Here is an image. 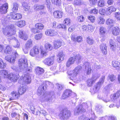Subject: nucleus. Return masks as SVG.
<instances>
[{
	"label": "nucleus",
	"mask_w": 120,
	"mask_h": 120,
	"mask_svg": "<svg viewBox=\"0 0 120 120\" xmlns=\"http://www.w3.org/2000/svg\"><path fill=\"white\" fill-rule=\"evenodd\" d=\"M26 57L23 58H21L19 60V68H17L15 66H13L11 68L16 71L20 72L23 70H25L29 72H31L32 70V68L31 67H27L28 63Z\"/></svg>",
	"instance_id": "1"
},
{
	"label": "nucleus",
	"mask_w": 120,
	"mask_h": 120,
	"mask_svg": "<svg viewBox=\"0 0 120 120\" xmlns=\"http://www.w3.org/2000/svg\"><path fill=\"white\" fill-rule=\"evenodd\" d=\"M14 28V26L12 24L7 26L5 28L3 29L4 34L8 37L15 35L16 31Z\"/></svg>",
	"instance_id": "2"
},
{
	"label": "nucleus",
	"mask_w": 120,
	"mask_h": 120,
	"mask_svg": "<svg viewBox=\"0 0 120 120\" xmlns=\"http://www.w3.org/2000/svg\"><path fill=\"white\" fill-rule=\"evenodd\" d=\"M82 68L81 66H78L73 71L70 72L68 71L67 73L69 75L71 76L70 78V79L72 80L76 79V77L78 75L79 73Z\"/></svg>",
	"instance_id": "3"
},
{
	"label": "nucleus",
	"mask_w": 120,
	"mask_h": 120,
	"mask_svg": "<svg viewBox=\"0 0 120 120\" xmlns=\"http://www.w3.org/2000/svg\"><path fill=\"white\" fill-rule=\"evenodd\" d=\"M52 84V83L48 81H44L43 82V84L41 85L39 87L37 90V93L38 95H42L43 94L44 96L45 94H44L43 91L44 90L45 88V89L46 87V86H48Z\"/></svg>",
	"instance_id": "4"
},
{
	"label": "nucleus",
	"mask_w": 120,
	"mask_h": 120,
	"mask_svg": "<svg viewBox=\"0 0 120 120\" xmlns=\"http://www.w3.org/2000/svg\"><path fill=\"white\" fill-rule=\"evenodd\" d=\"M81 59V56L79 55L70 57L69 59L66 64L67 67H69L71 65L73 64L76 61L77 62L79 61Z\"/></svg>",
	"instance_id": "5"
},
{
	"label": "nucleus",
	"mask_w": 120,
	"mask_h": 120,
	"mask_svg": "<svg viewBox=\"0 0 120 120\" xmlns=\"http://www.w3.org/2000/svg\"><path fill=\"white\" fill-rule=\"evenodd\" d=\"M22 79L19 81V83L22 84H25L30 83L31 82V78L29 74H25L24 76H22Z\"/></svg>",
	"instance_id": "6"
},
{
	"label": "nucleus",
	"mask_w": 120,
	"mask_h": 120,
	"mask_svg": "<svg viewBox=\"0 0 120 120\" xmlns=\"http://www.w3.org/2000/svg\"><path fill=\"white\" fill-rule=\"evenodd\" d=\"M71 113L70 111L66 109H64L59 115L60 119L63 120L68 119L70 116Z\"/></svg>",
	"instance_id": "7"
},
{
	"label": "nucleus",
	"mask_w": 120,
	"mask_h": 120,
	"mask_svg": "<svg viewBox=\"0 0 120 120\" xmlns=\"http://www.w3.org/2000/svg\"><path fill=\"white\" fill-rule=\"evenodd\" d=\"M18 56V55L16 52H13L11 55H9L6 56L5 57V59L10 63L14 62L16 57Z\"/></svg>",
	"instance_id": "8"
},
{
	"label": "nucleus",
	"mask_w": 120,
	"mask_h": 120,
	"mask_svg": "<svg viewBox=\"0 0 120 120\" xmlns=\"http://www.w3.org/2000/svg\"><path fill=\"white\" fill-rule=\"evenodd\" d=\"M100 75L99 74H95L93 75L91 78L88 79L87 81V85L89 86H90L92 85L96 80L100 77Z\"/></svg>",
	"instance_id": "9"
},
{
	"label": "nucleus",
	"mask_w": 120,
	"mask_h": 120,
	"mask_svg": "<svg viewBox=\"0 0 120 120\" xmlns=\"http://www.w3.org/2000/svg\"><path fill=\"white\" fill-rule=\"evenodd\" d=\"M43 62L45 65L49 66H51L54 62V57L51 56L45 58Z\"/></svg>",
	"instance_id": "10"
},
{
	"label": "nucleus",
	"mask_w": 120,
	"mask_h": 120,
	"mask_svg": "<svg viewBox=\"0 0 120 120\" xmlns=\"http://www.w3.org/2000/svg\"><path fill=\"white\" fill-rule=\"evenodd\" d=\"M33 46V41L31 39L28 40L26 43L25 46V49H23V50L25 53H27L28 52V50L31 48Z\"/></svg>",
	"instance_id": "11"
},
{
	"label": "nucleus",
	"mask_w": 120,
	"mask_h": 120,
	"mask_svg": "<svg viewBox=\"0 0 120 120\" xmlns=\"http://www.w3.org/2000/svg\"><path fill=\"white\" fill-rule=\"evenodd\" d=\"M8 76V78L12 82H16L19 77L18 74L13 73H10Z\"/></svg>",
	"instance_id": "12"
},
{
	"label": "nucleus",
	"mask_w": 120,
	"mask_h": 120,
	"mask_svg": "<svg viewBox=\"0 0 120 120\" xmlns=\"http://www.w3.org/2000/svg\"><path fill=\"white\" fill-rule=\"evenodd\" d=\"M105 77V76H102L101 77V79L99 82L98 83L96 86L94 87L93 90L94 92H96L100 88L101 85L104 82Z\"/></svg>",
	"instance_id": "13"
},
{
	"label": "nucleus",
	"mask_w": 120,
	"mask_h": 120,
	"mask_svg": "<svg viewBox=\"0 0 120 120\" xmlns=\"http://www.w3.org/2000/svg\"><path fill=\"white\" fill-rule=\"evenodd\" d=\"M45 34L49 36L52 37L57 35L58 33L56 31L54 30L51 29H48L46 30Z\"/></svg>",
	"instance_id": "14"
},
{
	"label": "nucleus",
	"mask_w": 120,
	"mask_h": 120,
	"mask_svg": "<svg viewBox=\"0 0 120 120\" xmlns=\"http://www.w3.org/2000/svg\"><path fill=\"white\" fill-rule=\"evenodd\" d=\"M39 49L37 46H35L31 50L30 52V55L31 56L34 57L36 55L38 54L39 53Z\"/></svg>",
	"instance_id": "15"
},
{
	"label": "nucleus",
	"mask_w": 120,
	"mask_h": 120,
	"mask_svg": "<svg viewBox=\"0 0 120 120\" xmlns=\"http://www.w3.org/2000/svg\"><path fill=\"white\" fill-rule=\"evenodd\" d=\"M85 111V110L82 108V106L80 105L78 106L75 109V115H77Z\"/></svg>",
	"instance_id": "16"
},
{
	"label": "nucleus",
	"mask_w": 120,
	"mask_h": 120,
	"mask_svg": "<svg viewBox=\"0 0 120 120\" xmlns=\"http://www.w3.org/2000/svg\"><path fill=\"white\" fill-rule=\"evenodd\" d=\"M8 8V5L7 3L3 4L0 7V13L2 14H5L7 12Z\"/></svg>",
	"instance_id": "17"
},
{
	"label": "nucleus",
	"mask_w": 120,
	"mask_h": 120,
	"mask_svg": "<svg viewBox=\"0 0 120 120\" xmlns=\"http://www.w3.org/2000/svg\"><path fill=\"white\" fill-rule=\"evenodd\" d=\"M53 43L54 48L56 49H58L62 45V42L59 40H55Z\"/></svg>",
	"instance_id": "18"
},
{
	"label": "nucleus",
	"mask_w": 120,
	"mask_h": 120,
	"mask_svg": "<svg viewBox=\"0 0 120 120\" xmlns=\"http://www.w3.org/2000/svg\"><path fill=\"white\" fill-rule=\"evenodd\" d=\"M19 36V38L25 40L27 39L28 36L22 30H19L18 34Z\"/></svg>",
	"instance_id": "19"
},
{
	"label": "nucleus",
	"mask_w": 120,
	"mask_h": 120,
	"mask_svg": "<svg viewBox=\"0 0 120 120\" xmlns=\"http://www.w3.org/2000/svg\"><path fill=\"white\" fill-rule=\"evenodd\" d=\"M63 14V12L60 11H54L53 14L54 17L56 18L60 19L61 18Z\"/></svg>",
	"instance_id": "20"
},
{
	"label": "nucleus",
	"mask_w": 120,
	"mask_h": 120,
	"mask_svg": "<svg viewBox=\"0 0 120 120\" xmlns=\"http://www.w3.org/2000/svg\"><path fill=\"white\" fill-rule=\"evenodd\" d=\"M85 67V68L86 71V73L89 75L91 73V65L88 62H85L84 64Z\"/></svg>",
	"instance_id": "21"
},
{
	"label": "nucleus",
	"mask_w": 120,
	"mask_h": 120,
	"mask_svg": "<svg viewBox=\"0 0 120 120\" xmlns=\"http://www.w3.org/2000/svg\"><path fill=\"white\" fill-rule=\"evenodd\" d=\"M71 40L74 42L77 41L80 42L82 41V38L81 36H79L76 37L75 35H72L71 36Z\"/></svg>",
	"instance_id": "22"
},
{
	"label": "nucleus",
	"mask_w": 120,
	"mask_h": 120,
	"mask_svg": "<svg viewBox=\"0 0 120 120\" xmlns=\"http://www.w3.org/2000/svg\"><path fill=\"white\" fill-rule=\"evenodd\" d=\"M10 16L11 18L14 20H18L21 19L22 16L21 14H15L14 13H12Z\"/></svg>",
	"instance_id": "23"
},
{
	"label": "nucleus",
	"mask_w": 120,
	"mask_h": 120,
	"mask_svg": "<svg viewBox=\"0 0 120 120\" xmlns=\"http://www.w3.org/2000/svg\"><path fill=\"white\" fill-rule=\"evenodd\" d=\"M120 96V90L118 91L115 94L111 96V100L114 101Z\"/></svg>",
	"instance_id": "24"
},
{
	"label": "nucleus",
	"mask_w": 120,
	"mask_h": 120,
	"mask_svg": "<svg viewBox=\"0 0 120 120\" xmlns=\"http://www.w3.org/2000/svg\"><path fill=\"white\" fill-rule=\"evenodd\" d=\"M72 92L69 90H66L64 92L63 94L62 97L63 99H65L69 97L71 95Z\"/></svg>",
	"instance_id": "25"
},
{
	"label": "nucleus",
	"mask_w": 120,
	"mask_h": 120,
	"mask_svg": "<svg viewBox=\"0 0 120 120\" xmlns=\"http://www.w3.org/2000/svg\"><path fill=\"white\" fill-rule=\"evenodd\" d=\"M23 85L22 84L18 88V93L20 95L23 94L26 91V87L24 86H23Z\"/></svg>",
	"instance_id": "26"
},
{
	"label": "nucleus",
	"mask_w": 120,
	"mask_h": 120,
	"mask_svg": "<svg viewBox=\"0 0 120 120\" xmlns=\"http://www.w3.org/2000/svg\"><path fill=\"white\" fill-rule=\"evenodd\" d=\"M112 30L113 34L114 35H118L120 32V29L118 27H112Z\"/></svg>",
	"instance_id": "27"
},
{
	"label": "nucleus",
	"mask_w": 120,
	"mask_h": 120,
	"mask_svg": "<svg viewBox=\"0 0 120 120\" xmlns=\"http://www.w3.org/2000/svg\"><path fill=\"white\" fill-rule=\"evenodd\" d=\"M111 49L113 50H114L116 49L117 46L116 45L114 41L110 39L109 42Z\"/></svg>",
	"instance_id": "28"
},
{
	"label": "nucleus",
	"mask_w": 120,
	"mask_h": 120,
	"mask_svg": "<svg viewBox=\"0 0 120 120\" xmlns=\"http://www.w3.org/2000/svg\"><path fill=\"white\" fill-rule=\"evenodd\" d=\"M65 56V55L63 52H60L57 55V60L58 61L60 62L61 61L63 60Z\"/></svg>",
	"instance_id": "29"
},
{
	"label": "nucleus",
	"mask_w": 120,
	"mask_h": 120,
	"mask_svg": "<svg viewBox=\"0 0 120 120\" xmlns=\"http://www.w3.org/2000/svg\"><path fill=\"white\" fill-rule=\"evenodd\" d=\"M15 24L18 27H22L25 25V22L24 20H20L16 22Z\"/></svg>",
	"instance_id": "30"
},
{
	"label": "nucleus",
	"mask_w": 120,
	"mask_h": 120,
	"mask_svg": "<svg viewBox=\"0 0 120 120\" xmlns=\"http://www.w3.org/2000/svg\"><path fill=\"white\" fill-rule=\"evenodd\" d=\"M107 47L105 44H101L100 46V48L103 54H106L107 53Z\"/></svg>",
	"instance_id": "31"
},
{
	"label": "nucleus",
	"mask_w": 120,
	"mask_h": 120,
	"mask_svg": "<svg viewBox=\"0 0 120 120\" xmlns=\"http://www.w3.org/2000/svg\"><path fill=\"white\" fill-rule=\"evenodd\" d=\"M107 10L109 11V13H107L106 14L107 15H109L112 12L115 11L116 10V8L114 6H111L108 8Z\"/></svg>",
	"instance_id": "32"
},
{
	"label": "nucleus",
	"mask_w": 120,
	"mask_h": 120,
	"mask_svg": "<svg viewBox=\"0 0 120 120\" xmlns=\"http://www.w3.org/2000/svg\"><path fill=\"white\" fill-rule=\"evenodd\" d=\"M36 74L38 75H40L44 72V69L42 68L38 67L36 69Z\"/></svg>",
	"instance_id": "33"
},
{
	"label": "nucleus",
	"mask_w": 120,
	"mask_h": 120,
	"mask_svg": "<svg viewBox=\"0 0 120 120\" xmlns=\"http://www.w3.org/2000/svg\"><path fill=\"white\" fill-rule=\"evenodd\" d=\"M98 3V6L100 7H103L105 6L106 4L105 1L104 0H99Z\"/></svg>",
	"instance_id": "34"
},
{
	"label": "nucleus",
	"mask_w": 120,
	"mask_h": 120,
	"mask_svg": "<svg viewBox=\"0 0 120 120\" xmlns=\"http://www.w3.org/2000/svg\"><path fill=\"white\" fill-rule=\"evenodd\" d=\"M0 74L5 78H8V71H7L4 70L1 71L0 72Z\"/></svg>",
	"instance_id": "35"
},
{
	"label": "nucleus",
	"mask_w": 120,
	"mask_h": 120,
	"mask_svg": "<svg viewBox=\"0 0 120 120\" xmlns=\"http://www.w3.org/2000/svg\"><path fill=\"white\" fill-rule=\"evenodd\" d=\"M115 23V21L111 18H108L107 20L106 23L107 25H112Z\"/></svg>",
	"instance_id": "36"
},
{
	"label": "nucleus",
	"mask_w": 120,
	"mask_h": 120,
	"mask_svg": "<svg viewBox=\"0 0 120 120\" xmlns=\"http://www.w3.org/2000/svg\"><path fill=\"white\" fill-rule=\"evenodd\" d=\"M11 96L14 98H17L19 96V94L16 91H13L11 93Z\"/></svg>",
	"instance_id": "37"
},
{
	"label": "nucleus",
	"mask_w": 120,
	"mask_h": 120,
	"mask_svg": "<svg viewBox=\"0 0 120 120\" xmlns=\"http://www.w3.org/2000/svg\"><path fill=\"white\" fill-rule=\"evenodd\" d=\"M7 64L4 62L3 60L0 58V68L4 69L5 68Z\"/></svg>",
	"instance_id": "38"
},
{
	"label": "nucleus",
	"mask_w": 120,
	"mask_h": 120,
	"mask_svg": "<svg viewBox=\"0 0 120 120\" xmlns=\"http://www.w3.org/2000/svg\"><path fill=\"white\" fill-rule=\"evenodd\" d=\"M45 48L46 50L49 51H51L52 50V46L49 43L46 44L45 45Z\"/></svg>",
	"instance_id": "39"
},
{
	"label": "nucleus",
	"mask_w": 120,
	"mask_h": 120,
	"mask_svg": "<svg viewBox=\"0 0 120 120\" xmlns=\"http://www.w3.org/2000/svg\"><path fill=\"white\" fill-rule=\"evenodd\" d=\"M112 66L115 68H118L120 66V63L118 61L114 60L112 61Z\"/></svg>",
	"instance_id": "40"
},
{
	"label": "nucleus",
	"mask_w": 120,
	"mask_h": 120,
	"mask_svg": "<svg viewBox=\"0 0 120 120\" xmlns=\"http://www.w3.org/2000/svg\"><path fill=\"white\" fill-rule=\"evenodd\" d=\"M12 50V48L9 46H7L5 50L4 49V52L6 53L9 54L11 53Z\"/></svg>",
	"instance_id": "41"
},
{
	"label": "nucleus",
	"mask_w": 120,
	"mask_h": 120,
	"mask_svg": "<svg viewBox=\"0 0 120 120\" xmlns=\"http://www.w3.org/2000/svg\"><path fill=\"white\" fill-rule=\"evenodd\" d=\"M83 4L82 0H75L73 2L74 5L79 6Z\"/></svg>",
	"instance_id": "42"
},
{
	"label": "nucleus",
	"mask_w": 120,
	"mask_h": 120,
	"mask_svg": "<svg viewBox=\"0 0 120 120\" xmlns=\"http://www.w3.org/2000/svg\"><path fill=\"white\" fill-rule=\"evenodd\" d=\"M44 7L43 6H40L38 4H36L34 6L35 10L37 11L42 10L44 8Z\"/></svg>",
	"instance_id": "43"
},
{
	"label": "nucleus",
	"mask_w": 120,
	"mask_h": 120,
	"mask_svg": "<svg viewBox=\"0 0 120 120\" xmlns=\"http://www.w3.org/2000/svg\"><path fill=\"white\" fill-rule=\"evenodd\" d=\"M22 6L24 9L25 11H27L30 9V7L28 4L26 2H24L22 4Z\"/></svg>",
	"instance_id": "44"
},
{
	"label": "nucleus",
	"mask_w": 120,
	"mask_h": 120,
	"mask_svg": "<svg viewBox=\"0 0 120 120\" xmlns=\"http://www.w3.org/2000/svg\"><path fill=\"white\" fill-rule=\"evenodd\" d=\"M35 27L39 30H42L44 28L43 25L41 23H38L35 25Z\"/></svg>",
	"instance_id": "45"
},
{
	"label": "nucleus",
	"mask_w": 120,
	"mask_h": 120,
	"mask_svg": "<svg viewBox=\"0 0 120 120\" xmlns=\"http://www.w3.org/2000/svg\"><path fill=\"white\" fill-rule=\"evenodd\" d=\"M48 52V51L46 49H41V56L43 57L44 56H46L47 55Z\"/></svg>",
	"instance_id": "46"
},
{
	"label": "nucleus",
	"mask_w": 120,
	"mask_h": 120,
	"mask_svg": "<svg viewBox=\"0 0 120 120\" xmlns=\"http://www.w3.org/2000/svg\"><path fill=\"white\" fill-rule=\"evenodd\" d=\"M13 7L12 10L14 12L17 11L18 10V4L16 3L13 4Z\"/></svg>",
	"instance_id": "47"
},
{
	"label": "nucleus",
	"mask_w": 120,
	"mask_h": 120,
	"mask_svg": "<svg viewBox=\"0 0 120 120\" xmlns=\"http://www.w3.org/2000/svg\"><path fill=\"white\" fill-rule=\"evenodd\" d=\"M100 35L102 37L104 36V35L105 33V30L103 27H101L100 29Z\"/></svg>",
	"instance_id": "48"
},
{
	"label": "nucleus",
	"mask_w": 120,
	"mask_h": 120,
	"mask_svg": "<svg viewBox=\"0 0 120 120\" xmlns=\"http://www.w3.org/2000/svg\"><path fill=\"white\" fill-rule=\"evenodd\" d=\"M42 36V33L38 34L35 35L34 38L36 40H38L41 38Z\"/></svg>",
	"instance_id": "49"
},
{
	"label": "nucleus",
	"mask_w": 120,
	"mask_h": 120,
	"mask_svg": "<svg viewBox=\"0 0 120 120\" xmlns=\"http://www.w3.org/2000/svg\"><path fill=\"white\" fill-rule=\"evenodd\" d=\"M106 11L103 8H101L99 10V13L101 15H104L106 14Z\"/></svg>",
	"instance_id": "50"
},
{
	"label": "nucleus",
	"mask_w": 120,
	"mask_h": 120,
	"mask_svg": "<svg viewBox=\"0 0 120 120\" xmlns=\"http://www.w3.org/2000/svg\"><path fill=\"white\" fill-rule=\"evenodd\" d=\"M105 20L104 18L100 17H99L98 20V23L100 24H103L105 22Z\"/></svg>",
	"instance_id": "51"
},
{
	"label": "nucleus",
	"mask_w": 120,
	"mask_h": 120,
	"mask_svg": "<svg viewBox=\"0 0 120 120\" xmlns=\"http://www.w3.org/2000/svg\"><path fill=\"white\" fill-rule=\"evenodd\" d=\"M10 39H14L16 41L17 45H15L13 46L15 48H18L19 46V42H18V41L16 38L14 37H12Z\"/></svg>",
	"instance_id": "52"
},
{
	"label": "nucleus",
	"mask_w": 120,
	"mask_h": 120,
	"mask_svg": "<svg viewBox=\"0 0 120 120\" xmlns=\"http://www.w3.org/2000/svg\"><path fill=\"white\" fill-rule=\"evenodd\" d=\"M64 24L68 26H70V25L71 20L69 18L65 19L64 21Z\"/></svg>",
	"instance_id": "53"
},
{
	"label": "nucleus",
	"mask_w": 120,
	"mask_h": 120,
	"mask_svg": "<svg viewBox=\"0 0 120 120\" xmlns=\"http://www.w3.org/2000/svg\"><path fill=\"white\" fill-rule=\"evenodd\" d=\"M87 41L88 44L90 45L92 44L94 42V41L93 39L89 37L87 38Z\"/></svg>",
	"instance_id": "54"
},
{
	"label": "nucleus",
	"mask_w": 120,
	"mask_h": 120,
	"mask_svg": "<svg viewBox=\"0 0 120 120\" xmlns=\"http://www.w3.org/2000/svg\"><path fill=\"white\" fill-rule=\"evenodd\" d=\"M11 116L12 118H14L15 117H17V119L18 120L19 119V118L20 117V116L17 113L14 112L12 113L11 114Z\"/></svg>",
	"instance_id": "55"
},
{
	"label": "nucleus",
	"mask_w": 120,
	"mask_h": 120,
	"mask_svg": "<svg viewBox=\"0 0 120 120\" xmlns=\"http://www.w3.org/2000/svg\"><path fill=\"white\" fill-rule=\"evenodd\" d=\"M115 77L113 75H109L108 76V79L112 82L115 79Z\"/></svg>",
	"instance_id": "56"
},
{
	"label": "nucleus",
	"mask_w": 120,
	"mask_h": 120,
	"mask_svg": "<svg viewBox=\"0 0 120 120\" xmlns=\"http://www.w3.org/2000/svg\"><path fill=\"white\" fill-rule=\"evenodd\" d=\"M113 88V85L112 84H110L106 86L105 87V89L107 90H112Z\"/></svg>",
	"instance_id": "57"
},
{
	"label": "nucleus",
	"mask_w": 120,
	"mask_h": 120,
	"mask_svg": "<svg viewBox=\"0 0 120 120\" xmlns=\"http://www.w3.org/2000/svg\"><path fill=\"white\" fill-rule=\"evenodd\" d=\"M88 27L87 31H90L91 32H93L94 30V27H93L91 25H89L87 26Z\"/></svg>",
	"instance_id": "58"
},
{
	"label": "nucleus",
	"mask_w": 120,
	"mask_h": 120,
	"mask_svg": "<svg viewBox=\"0 0 120 120\" xmlns=\"http://www.w3.org/2000/svg\"><path fill=\"white\" fill-rule=\"evenodd\" d=\"M32 32L35 34L36 33H38L40 32V31L36 28H33L31 29Z\"/></svg>",
	"instance_id": "59"
},
{
	"label": "nucleus",
	"mask_w": 120,
	"mask_h": 120,
	"mask_svg": "<svg viewBox=\"0 0 120 120\" xmlns=\"http://www.w3.org/2000/svg\"><path fill=\"white\" fill-rule=\"evenodd\" d=\"M98 12V10L95 8L92 9L90 11V13H93L95 14H97Z\"/></svg>",
	"instance_id": "60"
},
{
	"label": "nucleus",
	"mask_w": 120,
	"mask_h": 120,
	"mask_svg": "<svg viewBox=\"0 0 120 120\" xmlns=\"http://www.w3.org/2000/svg\"><path fill=\"white\" fill-rule=\"evenodd\" d=\"M78 20L79 22H82L84 20V17L82 15L79 16L77 17Z\"/></svg>",
	"instance_id": "61"
},
{
	"label": "nucleus",
	"mask_w": 120,
	"mask_h": 120,
	"mask_svg": "<svg viewBox=\"0 0 120 120\" xmlns=\"http://www.w3.org/2000/svg\"><path fill=\"white\" fill-rule=\"evenodd\" d=\"M98 0H89V2L91 5H95Z\"/></svg>",
	"instance_id": "62"
},
{
	"label": "nucleus",
	"mask_w": 120,
	"mask_h": 120,
	"mask_svg": "<svg viewBox=\"0 0 120 120\" xmlns=\"http://www.w3.org/2000/svg\"><path fill=\"white\" fill-rule=\"evenodd\" d=\"M88 19L90 20L91 22H94L95 20L94 17V16H92L91 15H90L88 16Z\"/></svg>",
	"instance_id": "63"
},
{
	"label": "nucleus",
	"mask_w": 120,
	"mask_h": 120,
	"mask_svg": "<svg viewBox=\"0 0 120 120\" xmlns=\"http://www.w3.org/2000/svg\"><path fill=\"white\" fill-rule=\"evenodd\" d=\"M42 57L41 56H40L39 55H38L36 56L35 58L36 61H39L41 60Z\"/></svg>",
	"instance_id": "64"
}]
</instances>
